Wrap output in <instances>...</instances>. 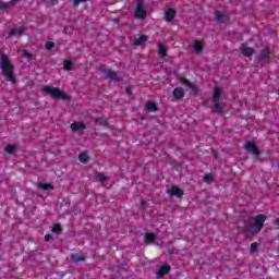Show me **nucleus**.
<instances>
[{"instance_id": "f257e3e1", "label": "nucleus", "mask_w": 279, "mask_h": 279, "mask_svg": "<svg viewBox=\"0 0 279 279\" xmlns=\"http://www.w3.org/2000/svg\"><path fill=\"white\" fill-rule=\"evenodd\" d=\"M265 221H267V216L260 214L255 217V221L253 222L251 219L244 220V233L245 234H259L260 230H263L265 226Z\"/></svg>"}, {"instance_id": "f03ea898", "label": "nucleus", "mask_w": 279, "mask_h": 279, "mask_svg": "<svg viewBox=\"0 0 279 279\" xmlns=\"http://www.w3.org/2000/svg\"><path fill=\"white\" fill-rule=\"evenodd\" d=\"M0 69L2 71V75L7 77L8 82L11 84H16V77L14 76V65L10 62L8 54H2Z\"/></svg>"}, {"instance_id": "7ed1b4c3", "label": "nucleus", "mask_w": 279, "mask_h": 279, "mask_svg": "<svg viewBox=\"0 0 279 279\" xmlns=\"http://www.w3.org/2000/svg\"><path fill=\"white\" fill-rule=\"evenodd\" d=\"M41 90L43 93H45V95H50L52 99H69V96L58 87H51L49 85H46L41 88Z\"/></svg>"}, {"instance_id": "20e7f679", "label": "nucleus", "mask_w": 279, "mask_h": 279, "mask_svg": "<svg viewBox=\"0 0 279 279\" xmlns=\"http://www.w3.org/2000/svg\"><path fill=\"white\" fill-rule=\"evenodd\" d=\"M102 73H105L106 80H110V82H121V80H123L122 72H114L112 70H102Z\"/></svg>"}, {"instance_id": "39448f33", "label": "nucleus", "mask_w": 279, "mask_h": 279, "mask_svg": "<svg viewBox=\"0 0 279 279\" xmlns=\"http://www.w3.org/2000/svg\"><path fill=\"white\" fill-rule=\"evenodd\" d=\"M244 148L248 154H253L256 158H260V149L256 146V143L254 142H246Z\"/></svg>"}, {"instance_id": "423d86ee", "label": "nucleus", "mask_w": 279, "mask_h": 279, "mask_svg": "<svg viewBox=\"0 0 279 279\" xmlns=\"http://www.w3.org/2000/svg\"><path fill=\"white\" fill-rule=\"evenodd\" d=\"M135 17L136 19H147V11L143 9V0H137L135 8Z\"/></svg>"}, {"instance_id": "0eeeda50", "label": "nucleus", "mask_w": 279, "mask_h": 279, "mask_svg": "<svg viewBox=\"0 0 279 279\" xmlns=\"http://www.w3.org/2000/svg\"><path fill=\"white\" fill-rule=\"evenodd\" d=\"M167 194L171 197H182V195H184V191L178 187V185H173L171 189L167 190Z\"/></svg>"}, {"instance_id": "6e6552de", "label": "nucleus", "mask_w": 279, "mask_h": 279, "mask_svg": "<svg viewBox=\"0 0 279 279\" xmlns=\"http://www.w3.org/2000/svg\"><path fill=\"white\" fill-rule=\"evenodd\" d=\"M169 271H171V266L169 264H165L157 271V276H158V278H162V277L167 276V274H169Z\"/></svg>"}, {"instance_id": "1a4fd4ad", "label": "nucleus", "mask_w": 279, "mask_h": 279, "mask_svg": "<svg viewBox=\"0 0 279 279\" xmlns=\"http://www.w3.org/2000/svg\"><path fill=\"white\" fill-rule=\"evenodd\" d=\"M241 53L244 56V58H251V56H254V48L252 47H242Z\"/></svg>"}, {"instance_id": "9d476101", "label": "nucleus", "mask_w": 279, "mask_h": 279, "mask_svg": "<svg viewBox=\"0 0 279 279\" xmlns=\"http://www.w3.org/2000/svg\"><path fill=\"white\" fill-rule=\"evenodd\" d=\"M73 132H78V130H86V124L83 122H74L70 125Z\"/></svg>"}, {"instance_id": "9b49d317", "label": "nucleus", "mask_w": 279, "mask_h": 279, "mask_svg": "<svg viewBox=\"0 0 279 279\" xmlns=\"http://www.w3.org/2000/svg\"><path fill=\"white\" fill-rule=\"evenodd\" d=\"M172 95L174 99H182L184 97V89L182 87H177L173 89Z\"/></svg>"}, {"instance_id": "f8f14e48", "label": "nucleus", "mask_w": 279, "mask_h": 279, "mask_svg": "<svg viewBox=\"0 0 279 279\" xmlns=\"http://www.w3.org/2000/svg\"><path fill=\"white\" fill-rule=\"evenodd\" d=\"M219 99H221V87H215L214 96H213V104L219 102Z\"/></svg>"}, {"instance_id": "ddd939ff", "label": "nucleus", "mask_w": 279, "mask_h": 279, "mask_svg": "<svg viewBox=\"0 0 279 279\" xmlns=\"http://www.w3.org/2000/svg\"><path fill=\"white\" fill-rule=\"evenodd\" d=\"M271 57V51L269 49H263L259 51V58L260 60H269Z\"/></svg>"}, {"instance_id": "4468645a", "label": "nucleus", "mask_w": 279, "mask_h": 279, "mask_svg": "<svg viewBox=\"0 0 279 279\" xmlns=\"http://www.w3.org/2000/svg\"><path fill=\"white\" fill-rule=\"evenodd\" d=\"M23 32H25L23 27H15L10 31L9 36H23Z\"/></svg>"}, {"instance_id": "2eb2a0df", "label": "nucleus", "mask_w": 279, "mask_h": 279, "mask_svg": "<svg viewBox=\"0 0 279 279\" xmlns=\"http://www.w3.org/2000/svg\"><path fill=\"white\" fill-rule=\"evenodd\" d=\"M213 112L216 114H223V107H221V102H214Z\"/></svg>"}, {"instance_id": "dca6fc26", "label": "nucleus", "mask_w": 279, "mask_h": 279, "mask_svg": "<svg viewBox=\"0 0 279 279\" xmlns=\"http://www.w3.org/2000/svg\"><path fill=\"white\" fill-rule=\"evenodd\" d=\"M145 43H147V36L142 35L134 40L133 45H135V47H141V45H145Z\"/></svg>"}, {"instance_id": "f3484780", "label": "nucleus", "mask_w": 279, "mask_h": 279, "mask_svg": "<svg viewBox=\"0 0 279 279\" xmlns=\"http://www.w3.org/2000/svg\"><path fill=\"white\" fill-rule=\"evenodd\" d=\"M173 19H175V11L173 9H168L166 11V21L171 22Z\"/></svg>"}, {"instance_id": "a211bd4d", "label": "nucleus", "mask_w": 279, "mask_h": 279, "mask_svg": "<svg viewBox=\"0 0 279 279\" xmlns=\"http://www.w3.org/2000/svg\"><path fill=\"white\" fill-rule=\"evenodd\" d=\"M157 47H158V53L160 58H167V47H165L161 44H158Z\"/></svg>"}, {"instance_id": "6ab92c4d", "label": "nucleus", "mask_w": 279, "mask_h": 279, "mask_svg": "<svg viewBox=\"0 0 279 279\" xmlns=\"http://www.w3.org/2000/svg\"><path fill=\"white\" fill-rule=\"evenodd\" d=\"M71 260L73 263H82V262L86 260V257H84V256H82L80 254H72L71 255Z\"/></svg>"}, {"instance_id": "aec40b11", "label": "nucleus", "mask_w": 279, "mask_h": 279, "mask_svg": "<svg viewBox=\"0 0 279 279\" xmlns=\"http://www.w3.org/2000/svg\"><path fill=\"white\" fill-rule=\"evenodd\" d=\"M194 51H196V53H202V51H204V45L202 44V41L196 40L194 43Z\"/></svg>"}, {"instance_id": "412c9836", "label": "nucleus", "mask_w": 279, "mask_h": 279, "mask_svg": "<svg viewBox=\"0 0 279 279\" xmlns=\"http://www.w3.org/2000/svg\"><path fill=\"white\" fill-rule=\"evenodd\" d=\"M215 16H216L215 20L218 21L219 23L226 22V15H223L221 11H216Z\"/></svg>"}, {"instance_id": "4be33fe9", "label": "nucleus", "mask_w": 279, "mask_h": 279, "mask_svg": "<svg viewBox=\"0 0 279 279\" xmlns=\"http://www.w3.org/2000/svg\"><path fill=\"white\" fill-rule=\"evenodd\" d=\"M144 241L145 243H154V241H156V235L154 233H146Z\"/></svg>"}, {"instance_id": "5701e85b", "label": "nucleus", "mask_w": 279, "mask_h": 279, "mask_svg": "<svg viewBox=\"0 0 279 279\" xmlns=\"http://www.w3.org/2000/svg\"><path fill=\"white\" fill-rule=\"evenodd\" d=\"M78 160L80 162H82L83 165H87L88 162V155L86 153H81L78 155Z\"/></svg>"}, {"instance_id": "b1692460", "label": "nucleus", "mask_w": 279, "mask_h": 279, "mask_svg": "<svg viewBox=\"0 0 279 279\" xmlns=\"http://www.w3.org/2000/svg\"><path fill=\"white\" fill-rule=\"evenodd\" d=\"M38 189H41V191H53V187L49 183H39Z\"/></svg>"}, {"instance_id": "393cba45", "label": "nucleus", "mask_w": 279, "mask_h": 279, "mask_svg": "<svg viewBox=\"0 0 279 279\" xmlns=\"http://www.w3.org/2000/svg\"><path fill=\"white\" fill-rule=\"evenodd\" d=\"M146 108L150 112H156V110H158V106H156V102H151V101L146 104Z\"/></svg>"}, {"instance_id": "a878e982", "label": "nucleus", "mask_w": 279, "mask_h": 279, "mask_svg": "<svg viewBox=\"0 0 279 279\" xmlns=\"http://www.w3.org/2000/svg\"><path fill=\"white\" fill-rule=\"evenodd\" d=\"M63 66L65 71H73V62L69 59L63 62Z\"/></svg>"}, {"instance_id": "bb28decb", "label": "nucleus", "mask_w": 279, "mask_h": 279, "mask_svg": "<svg viewBox=\"0 0 279 279\" xmlns=\"http://www.w3.org/2000/svg\"><path fill=\"white\" fill-rule=\"evenodd\" d=\"M51 232H53L54 234H60L62 232V227H60V225H54L51 228Z\"/></svg>"}, {"instance_id": "cd10ccee", "label": "nucleus", "mask_w": 279, "mask_h": 279, "mask_svg": "<svg viewBox=\"0 0 279 279\" xmlns=\"http://www.w3.org/2000/svg\"><path fill=\"white\" fill-rule=\"evenodd\" d=\"M5 151H7V154H14V153L16 151V146H14V145H8V146L5 147Z\"/></svg>"}, {"instance_id": "c85d7f7f", "label": "nucleus", "mask_w": 279, "mask_h": 279, "mask_svg": "<svg viewBox=\"0 0 279 279\" xmlns=\"http://www.w3.org/2000/svg\"><path fill=\"white\" fill-rule=\"evenodd\" d=\"M96 179L99 181V182H108V177H106L104 173H98L96 175Z\"/></svg>"}, {"instance_id": "c756f323", "label": "nucleus", "mask_w": 279, "mask_h": 279, "mask_svg": "<svg viewBox=\"0 0 279 279\" xmlns=\"http://www.w3.org/2000/svg\"><path fill=\"white\" fill-rule=\"evenodd\" d=\"M183 84L185 86H189L191 88V90H195V85H193V83H191L189 80L184 78Z\"/></svg>"}, {"instance_id": "7c9ffc66", "label": "nucleus", "mask_w": 279, "mask_h": 279, "mask_svg": "<svg viewBox=\"0 0 279 279\" xmlns=\"http://www.w3.org/2000/svg\"><path fill=\"white\" fill-rule=\"evenodd\" d=\"M11 8L10 2H0V10H8Z\"/></svg>"}, {"instance_id": "2f4dec72", "label": "nucleus", "mask_w": 279, "mask_h": 279, "mask_svg": "<svg viewBox=\"0 0 279 279\" xmlns=\"http://www.w3.org/2000/svg\"><path fill=\"white\" fill-rule=\"evenodd\" d=\"M56 47V44L53 41H48L46 44V49H48V51H51V49H53Z\"/></svg>"}, {"instance_id": "473e14b6", "label": "nucleus", "mask_w": 279, "mask_h": 279, "mask_svg": "<svg viewBox=\"0 0 279 279\" xmlns=\"http://www.w3.org/2000/svg\"><path fill=\"white\" fill-rule=\"evenodd\" d=\"M258 250V243L254 242L251 244V254H254Z\"/></svg>"}, {"instance_id": "72a5a7b5", "label": "nucleus", "mask_w": 279, "mask_h": 279, "mask_svg": "<svg viewBox=\"0 0 279 279\" xmlns=\"http://www.w3.org/2000/svg\"><path fill=\"white\" fill-rule=\"evenodd\" d=\"M95 122L98 123L99 125H106V120H104L102 118H96Z\"/></svg>"}, {"instance_id": "f704fd0d", "label": "nucleus", "mask_w": 279, "mask_h": 279, "mask_svg": "<svg viewBox=\"0 0 279 279\" xmlns=\"http://www.w3.org/2000/svg\"><path fill=\"white\" fill-rule=\"evenodd\" d=\"M204 182H213V174H207L204 177Z\"/></svg>"}, {"instance_id": "c9c22d12", "label": "nucleus", "mask_w": 279, "mask_h": 279, "mask_svg": "<svg viewBox=\"0 0 279 279\" xmlns=\"http://www.w3.org/2000/svg\"><path fill=\"white\" fill-rule=\"evenodd\" d=\"M23 56H24V58H27L28 60H32V58H33V54L27 51H24Z\"/></svg>"}, {"instance_id": "e433bc0d", "label": "nucleus", "mask_w": 279, "mask_h": 279, "mask_svg": "<svg viewBox=\"0 0 279 279\" xmlns=\"http://www.w3.org/2000/svg\"><path fill=\"white\" fill-rule=\"evenodd\" d=\"M87 0H74V5H80V3H86Z\"/></svg>"}, {"instance_id": "4c0bfd02", "label": "nucleus", "mask_w": 279, "mask_h": 279, "mask_svg": "<svg viewBox=\"0 0 279 279\" xmlns=\"http://www.w3.org/2000/svg\"><path fill=\"white\" fill-rule=\"evenodd\" d=\"M19 1H21V0H11V1H9V5H11V8H12V5H15L16 3H19Z\"/></svg>"}, {"instance_id": "58836bf2", "label": "nucleus", "mask_w": 279, "mask_h": 279, "mask_svg": "<svg viewBox=\"0 0 279 279\" xmlns=\"http://www.w3.org/2000/svg\"><path fill=\"white\" fill-rule=\"evenodd\" d=\"M51 239H52L51 234H46V235H45V241H46V242L51 241Z\"/></svg>"}, {"instance_id": "ea45409f", "label": "nucleus", "mask_w": 279, "mask_h": 279, "mask_svg": "<svg viewBox=\"0 0 279 279\" xmlns=\"http://www.w3.org/2000/svg\"><path fill=\"white\" fill-rule=\"evenodd\" d=\"M125 92H126V95H132V88L126 87V88H125Z\"/></svg>"}, {"instance_id": "a19ab883", "label": "nucleus", "mask_w": 279, "mask_h": 279, "mask_svg": "<svg viewBox=\"0 0 279 279\" xmlns=\"http://www.w3.org/2000/svg\"><path fill=\"white\" fill-rule=\"evenodd\" d=\"M274 223H275V226H279V219H276V220L274 221Z\"/></svg>"}, {"instance_id": "79ce46f5", "label": "nucleus", "mask_w": 279, "mask_h": 279, "mask_svg": "<svg viewBox=\"0 0 279 279\" xmlns=\"http://www.w3.org/2000/svg\"><path fill=\"white\" fill-rule=\"evenodd\" d=\"M214 157H215V158H218L217 154H214Z\"/></svg>"}]
</instances>
